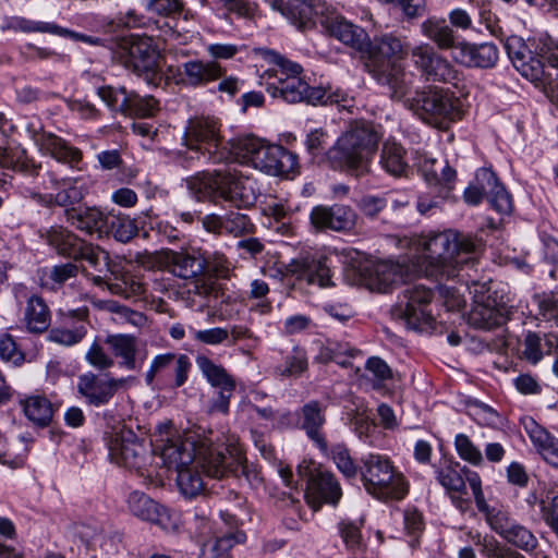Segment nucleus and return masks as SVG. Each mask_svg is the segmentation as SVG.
Segmentation results:
<instances>
[{"label": "nucleus", "mask_w": 558, "mask_h": 558, "mask_svg": "<svg viewBox=\"0 0 558 558\" xmlns=\"http://www.w3.org/2000/svg\"><path fill=\"white\" fill-rule=\"evenodd\" d=\"M111 352L121 359L120 366L129 369H140L147 357V350L140 349L137 339L131 335H110L106 339Z\"/></svg>", "instance_id": "393cba45"}, {"label": "nucleus", "mask_w": 558, "mask_h": 558, "mask_svg": "<svg viewBox=\"0 0 558 558\" xmlns=\"http://www.w3.org/2000/svg\"><path fill=\"white\" fill-rule=\"evenodd\" d=\"M332 458L338 470L349 480L355 478L360 474V465L356 466L352 460L348 448L344 445L332 446L328 454Z\"/></svg>", "instance_id": "603ef678"}, {"label": "nucleus", "mask_w": 558, "mask_h": 558, "mask_svg": "<svg viewBox=\"0 0 558 558\" xmlns=\"http://www.w3.org/2000/svg\"><path fill=\"white\" fill-rule=\"evenodd\" d=\"M507 53L514 68L530 81H541L544 77V63L519 36H510L505 43Z\"/></svg>", "instance_id": "412c9836"}, {"label": "nucleus", "mask_w": 558, "mask_h": 558, "mask_svg": "<svg viewBox=\"0 0 558 558\" xmlns=\"http://www.w3.org/2000/svg\"><path fill=\"white\" fill-rule=\"evenodd\" d=\"M454 59L469 68L488 69L498 61V49L494 44L458 43Z\"/></svg>", "instance_id": "c85d7f7f"}, {"label": "nucleus", "mask_w": 558, "mask_h": 558, "mask_svg": "<svg viewBox=\"0 0 558 558\" xmlns=\"http://www.w3.org/2000/svg\"><path fill=\"white\" fill-rule=\"evenodd\" d=\"M476 181L483 182V187H488L487 199L490 206L499 214H509L512 209V199L505 186L498 181L495 172L482 168L476 172Z\"/></svg>", "instance_id": "f704fd0d"}, {"label": "nucleus", "mask_w": 558, "mask_h": 558, "mask_svg": "<svg viewBox=\"0 0 558 558\" xmlns=\"http://www.w3.org/2000/svg\"><path fill=\"white\" fill-rule=\"evenodd\" d=\"M423 255L418 270L437 281L459 278L471 279L470 270L478 263L483 243L480 239L452 230L430 233L422 238Z\"/></svg>", "instance_id": "f03ea898"}, {"label": "nucleus", "mask_w": 558, "mask_h": 558, "mask_svg": "<svg viewBox=\"0 0 558 558\" xmlns=\"http://www.w3.org/2000/svg\"><path fill=\"white\" fill-rule=\"evenodd\" d=\"M465 284L473 296L472 307L468 314L469 325L484 330H490L509 319L513 306L508 305L504 296L492 291L490 281H478L471 276Z\"/></svg>", "instance_id": "9d476101"}, {"label": "nucleus", "mask_w": 558, "mask_h": 558, "mask_svg": "<svg viewBox=\"0 0 558 558\" xmlns=\"http://www.w3.org/2000/svg\"><path fill=\"white\" fill-rule=\"evenodd\" d=\"M362 525L363 520H360L359 522L342 521L339 524L340 535L347 548L352 551H361L365 547V543L361 533Z\"/></svg>", "instance_id": "864d4df0"}, {"label": "nucleus", "mask_w": 558, "mask_h": 558, "mask_svg": "<svg viewBox=\"0 0 558 558\" xmlns=\"http://www.w3.org/2000/svg\"><path fill=\"white\" fill-rule=\"evenodd\" d=\"M319 24L330 36L359 52L364 53L369 46L368 34L362 27L339 15L329 5L323 17L319 19Z\"/></svg>", "instance_id": "6ab92c4d"}, {"label": "nucleus", "mask_w": 558, "mask_h": 558, "mask_svg": "<svg viewBox=\"0 0 558 558\" xmlns=\"http://www.w3.org/2000/svg\"><path fill=\"white\" fill-rule=\"evenodd\" d=\"M473 543L480 547V553L486 558H525L520 553L502 545L493 535L476 532L470 534Z\"/></svg>", "instance_id": "a18cd8bd"}, {"label": "nucleus", "mask_w": 558, "mask_h": 558, "mask_svg": "<svg viewBox=\"0 0 558 558\" xmlns=\"http://www.w3.org/2000/svg\"><path fill=\"white\" fill-rule=\"evenodd\" d=\"M128 502L131 512L137 518L153 522L165 531H170L175 527L168 510L147 495L134 492L130 495Z\"/></svg>", "instance_id": "bb28decb"}, {"label": "nucleus", "mask_w": 558, "mask_h": 558, "mask_svg": "<svg viewBox=\"0 0 558 558\" xmlns=\"http://www.w3.org/2000/svg\"><path fill=\"white\" fill-rule=\"evenodd\" d=\"M7 28L23 33H48L63 37L72 35L71 31L54 23L32 21L21 16L12 17L8 22Z\"/></svg>", "instance_id": "49530a36"}, {"label": "nucleus", "mask_w": 558, "mask_h": 558, "mask_svg": "<svg viewBox=\"0 0 558 558\" xmlns=\"http://www.w3.org/2000/svg\"><path fill=\"white\" fill-rule=\"evenodd\" d=\"M26 417L39 427H46L53 417V405L45 396H31L20 401Z\"/></svg>", "instance_id": "a19ab883"}, {"label": "nucleus", "mask_w": 558, "mask_h": 558, "mask_svg": "<svg viewBox=\"0 0 558 558\" xmlns=\"http://www.w3.org/2000/svg\"><path fill=\"white\" fill-rule=\"evenodd\" d=\"M379 141L380 134L373 124L354 123L328 149L327 159L332 168L362 177L369 172Z\"/></svg>", "instance_id": "39448f33"}, {"label": "nucleus", "mask_w": 558, "mask_h": 558, "mask_svg": "<svg viewBox=\"0 0 558 558\" xmlns=\"http://www.w3.org/2000/svg\"><path fill=\"white\" fill-rule=\"evenodd\" d=\"M289 271L299 281H305L310 286L326 288L333 286L330 269L324 259L302 257L292 260Z\"/></svg>", "instance_id": "cd10ccee"}, {"label": "nucleus", "mask_w": 558, "mask_h": 558, "mask_svg": "<svg viewBox=\"0 0 558 558\" xmlns=\"http://www.w3.org/2000/svg\"><path fill=\"white\" fill-rule=\"evenodd\" d=\"M422 34L440 50L454 49L458 45L452 27L442 17L432 16L421 24Z\"/></svg>", "instance_id": "4c0bfd02"}, {"label": "nucleus", "mask_w": 558, "mask_h": 558, "mask_svg": "<svg viewBox=\"0 0 558 558\" xmlns=\"http://www.w3.org/2000/svg\"><path fill=\"white\" fill-rule=\"evenodd\" d=\"M66 222L80 231L92 233L105 232L107 216L96 207H82L64 211Z\"/></svg>", "instance_id": "c9c22d12"}, {"label": "nucleus", "mask_w": 558, "mask_h": 558, "mask_svg": "<svg viewBox=\"0 0 558 558\" xmlns=\"http://www.w3.org/2000/svg\"><path fill=\"white\" fill-rule=\"evenodd\" d=\"M278 10L299 28H305L316 22L319 23V19L328 10V5L324 1L284 0L281 9Z\"/></svg>", "instance_id": "c756f323"}, {"label": "nucleus", "mask_w": 558, "mask_h": 558, "mask_svg": "<svg viewBox=\"0 0 558 558\" xmlns=\"http://www.w3.org/2000/svg\"><path fill=\"white\" fill-rule=\"evenodd\" d=\"M167 270L182 279H193L206 269V257L197 251L169 250Z\"/></svg>", "instance_id": "2f4dec72"}, {"label": "nucleus", "mask_w": 558, "mask_h": 558, "mask_svg": "<svg viewBox=\"0 0 558 558\" xmlns=\"http://www.w3.org/2000/svg\"><path fill=\"white\" fill-rule=\"evenodd\" d=\"M381 169L391 177L407 178L411 171L405 148L396 141L387 140L379 155Z\"/></svg>", "instance_id": "72a5a7b5"}, {"label": "nucleus", "mask_w": 558, "mask_h": 558, "mask_svg": "<svg viewBox=\"0 0 558 558\" xmlns=\"http://www.w3.org/2000/svg\"><path fill=\"white\" fill-rule=\"evenodd\" d=\"M123 64L133 70L149 84L157 86L161 81L159 52L149 37H132L120 47Z\"/></svg>", "instance_id": "ddd939ff"}, {"label": "nucleus", "mask_w": 558, "mask_h": 558, "mask_svg": "<svg viewBox=\"0 0 558 558\" xmlns=\"http://www.w3.org/2000/svg\"><path fill=\"white\" fill-rule=\"evenodd\" d=\"M411 59L414 68L426 80L450 83L457 77L451 63L427 43H421L411 48Z\"/></svg>", "instance_id": "f3484780"}, {"label": "nucleus", "mask_w": 558, "mask_h": 558, "mask_svg": "<svg viewBox=\"0 0 558 558\" xmlns=\"http://www.w3.org/2000/svg\"><path fill=\"white\" fill-rule=\"evenodd\" d=\"M542 517L558 537V493L549 490L539 500Z\"/></svg>", "instance_id": "6e6d98bb"}, {"label": "nucleus", "mask_w": 558, "mask_h": 558, "mask_svg": "<svg viewBox=\"0 0 558 558\" xmlns=\"http://www.w3.org/2000/svg\"><path fill=\"white\" fill-rule=\"evenodd\" d=\"M116 281L108 283V290L116 295L124 299L140 298L144 294V283L131 274H123L118 277V272L113 275Z\"/></svg>", "instance_id": "8fccbe9b"}, {"label": "nucleus", "mask_w": 558, "mask_h": 558, "mask_svg": "<svg viewBox=\"0 0 558 558\" xmlns=\"http://www.w3.org/2000/svg\"><path fill=\"white\" fill-rule=\"evenodd\" d=\"M190 359L185 354L163 353L156 355L145 373V383L153 387L156 378L163 377L165 373L172 368L174 372V387H181L187 380L191 369Z\"/></svg>", "instance_id": "b1692460"}, {"label": "nucleus", "mask_w": 558, "mask_h": 558, "mask_svg": "<svg viewBox=\"0 0 558 558\" xmlns=\"http://www.w3.org/2000/svg\"><path fill=\"white\" fill-rule=\"evenodd\" d=\"M388 199L381 195H364L357 203V208L362 215L368 219H376L387 207Z\"/></svg>", "instance_id": "bf43d9fd"}, {"label": "nucleus", "mask_w": 558, "mask_h": 558, "mask_svg": "<svg viewBox=\"0 0 558 558\" xmlns=\"http://www.w3.org/2000/svg\"><path fill=\"white\" fill-rule=\"evenodd\" d=\"M460 464L449 463L445 468L437 471V480L439 484L449 493L466 494L465 480L462 476Z\"/></svg>", "instance_id": "3c124183"}, {"label": "nucleus", "mask_w": 558, "mask_h": 558, "mask_svg": "<svg viewBox=\"0 0 558 558\" xmlns=\"http://www.w3.org/2000/svg\"><path fill=\"white\" fill-rule=\"evenodd\" d=\"M245 534L242 531H226L220 532L215 538L214 550L218 554H225L231 549L235 544L243 543Z\"/></svg>", "instance_id": "0e129e2a"}, {"label": "nucleus", "mask_w": 558, "mask_h": 558, "mask_svg": "<svg viewBox=\"0 0 558 558\" xmlns=\"http://www.w3.org/2000/svg\"><path fill=\"white\" fill-rule=\"evenodd\" d=\"M0 356L2 360L12 362L14 365H20L24 361V354L17 350L15 341L9 333L0 338Z\"/></svg>", "instance_id": "69168bd1"}, {"label": "nucleus", "mask_w": 558, "mask_h": 558, "mask_svg": "<svg viewBox=\"0 0 558 558\" xmlns=\"http://www.w3.org/2000/svg\"><path fill=\"white\" fill-rule=\"evenodd\" d=\"M411 47L405 37H399L393 34H385L369 40V46L364 53L369 59V72L378 84L386 86L390 97L396 100H402L413 86L415 75L407 71L403 65L391 61V59H404Z\"/></svg>", "instance_id": "7ed1b4c3"}, {"label": "nucleus", "mask_w": 558, "mask_h": 558, "mask_svg": "<svg viewBox=\"0 0 558 558\" xmlns=\"http://www.w3.org/2000/svg\"><path fill=\"white\" fill-rule=\"evenodd\" d=\"M185 146L199 155L207 156L213 163L232 160L235 141L226 145L220 135V125L214 118H194L187 121L184 131Z\"/></svg>", "instance_id": "9b49d317"}, {"label": "nucleus", "mask_w": 558, "mask_h": 558, "mask_svg": "<svg viewBox=\"0 0 558 558\" xmlns=\"http://www.w3.org/2000/svg\"><path fill=\"white\" fill-rule=\"evenodd\" d=\"M196 365L211 386L226 390L235 389L234 379L221 365L214 363L209 357L198 355L196 357Z\"/></svg>", "instance_id": "c03bdc74"}, {"label": "nucleus", "mask_w": 558, "mask_h": 558, "mask_svg": "<svg viewBox=\"0 0 558 558\" xmlns=\"http://www.w3.org/2000/svg\"><path fill=\"white\" fill-rule=\"evenodd\" d=\"M325 423V408L319 402L311 401L302 407L299 416L300 428L324 454H328V444L323 433Z\"/></svg>", "instance_id": "a878e982"}, {"label": "nucleus", "mask_w": 558, "mask_h": 558, "mask_svg": "<svg viewBox=\"0 0 558 558\" xmlns=\"http://www.w3.org/2000/svg\"><path fill=\"white\" fill-rule=\"evenodd\" d=\"M136 221L126 215H111L107 217L105 232L110 233L117 241L126 243L137 234Z\"/></svg>", "instance_id": "de8ad7c7"}, {"label": "nucleus", "mask_w": 558, "mask_h": 558, "mask_svg": "<svg viewBox=\"0 0 558 558\" xmlns=\"http://www.w3.org/2000/svg\"><path fill=\"white\" fill-rule=\"evenodd\" d=\"M307 369V356L304 349L294 347L286 356L284 366L280 371L282 376H299Z\"/></svg>", "instance_id": "13d9d810"}, {"label": "nucleus", "mask_w": 558, "mask_h": 558, "mask_svg": "<svg viewBox=\"0 0 558 558\" xmlns=\"http://www.w3.org/2000/svg\"><path fill=\"white\" fill-rule=\"evenodd\" d=\"M24 319L26 328L31 332L40 333L47 330L50 324V313L40 296L32 295L27 300Z\"/></svg>", "instance_id": "79ce46f5"}, {"label": "nucleus", "mask_w": 558, "mask_h": 558, "mask_svg": "<svg viewBox=\"0 0 558 558\" xmlns=\"http://www.w3.org/2000/svg\"><path fill=\"white\" fill-rule=\"evenodd\" d=\"M359 475L366 493L380 501L400 500L409 492V483L403 473L385 454L363 456Z\"/></svg>", "instance_id": "423d86ee"}, {"label": "nucleus", "mask_w": 558, "mask_h": 558, "mask_svg": "<svg viewBox=\"0 0 558 558\" xmlns=\"http://www.w3.org/2000/svg\"><path fill=\"white\" fill-rule=\"evenodd\" d=\"M45 239L60 255L77 258L82 241L64 227L56 226L46 231Z\"/></svg>", "instance_id": "58836bf2"}, {"label": "nucleus", "mask_w": 558, "mask_h": 558, "mask_svg": "<svg viewBox=\"0 0 558 558\" xmlns=\"http://www.w3.org/2000/svg\"><path fill=\"white\" fill-rule=\"evenodd\" d=\"M366 272L369 289L384 293L410 281L413 277V269L410 266L388 260L372 264L366 268Z\"/></svg>", "instance_id": "aec40b11"}, {"label": "nucleus", "mask_w": 558, "mask_h": 558, "mask_svg": "<svg viewBox=\"0 0 558 558\" xmlns=\"http://www.w3.org/2000/svg\"><path fill=\"white\" fill-rule=\"evenodd\" d=\"M433 295V291L422 284L409 286L392 307L391 314L396 319L403 320L412 329H420L423 325H429L433 317L426 311V306L432 301Z\"/></svg>", "instance_id": "2eb2a0df"}, {"label": "nucleus", "mask_w": 558, "mask_h": 558, "mask_svg": "<svg viewBox=\"0 0 558 558\" xmlns=\"http://www.w3.org/2000/svg\"><path fill=\"white\" fill-rule=\"evenodd\" d=\"M357 222V213L344 204L317 205L310 213V223L316 232L351 233Z\"/></svg>", "instance_id": "dca6fc26"}, {"label": "nucleus", "mask_w": 558, "mask_h": 558, "mask_svg": "<svg viewBox=\"0 0 558 558\" xmlns=\"http://www.w3.org/2000/svg\"><path fill=\"white\" fill-rule=\"evenodd\" d=\"M169 250H161L154 253L145 252L138 254L136 260L147 269H167L169 265Z\"/></svg>", "instance_id": "338daca9"}, {"label": "nucleus", "mask_w": 558, "mask_h": 558, "mask_svg": "<svg viewBox=\"0 0 558 558\" xmlns=\"http://www.w3.org/2000/svg\"><path fill=\"white\" fill-rule=\"evenodd\" d=\"M538 306V315L544 320L558 319V295L543 294L534 298Z\"/></svg>", "instance_id": "e2e57ef3"}, {"label": "nucleus", "mask_w": 558, "mask_h": 558, "mask_svg": "<svg viewBox=\"0 0 558 558\" xmlns=\"http://www.w3.org/2000/svg\"><path fill=\"white\" fill-rule=\"evenodd\" d=\"M56 193H32L31 197L45 207L59 206L65 210L77 209L84 199L87 190L76 179H62L56 182Z\"/></svg>", "instance_id": "5701e85b"}, {"label": "nucleus", "mask_w": 558, "mask_h": 558, "mask_svg": "<svg viewBox=\"0 0 558 558\" xmlns=\"http://www.w3.org/2000/svg\"><path fill=\"white\" fill-rule=\"evenodd\" d=\"M260 53L266 60L279 66L275 74L277 82L267 87L272 97H281L290 104H316L326 96V89L310 87L301 77L303 69L299 63L286 59L274 50L262 49Z\"/></svg>", "instance_id": "1a4fd4ad"}, {"label": "nucleus", "mask_w": 558, "mask_h": 558, "mask_svg": "<svg viewBox=\"0 0 558 558\" xmlns=\"http://www.w3.org/2000/svg\"><path fill=\"white\" fill-rule=\"evenodd\" d=\"M225 231L234 236H241L252 233L254 225L246 215L231 211L225 216Z\"/></svg>", "instance_id": "4d7b16f0"}, {"label": "nucleus", "mask_w": 558, "mask_h": 558, "mask_svg": "<svg viewBox=\"0 0 558 558\" xmlns=\"http://www.w3.org/2000/svg\"><path fill=\"white\" fill-rule=\"evenodd\" d=\"M175 473L178 487L184 496L192 498L205 490L204 475H207L201 465H186Z\"/></svg>", "instance_id": "37998d69"}, {"label": "nucleus", "mask_w": 558, "mask_h": 558, "mask_svg": "<svg viewBox=\"0 0 558 558\" xmlns=\"http://www.w3.org/2000/svg\"><path fill=\"white\" fill-rule=\"evenodd\" d=\"M107 445L113 462L134 470L144 465L146 448L131 429L122 428L111 433Z\"/></svg>", "instance_id": "a211bd4d"}, {"label": "nucleus", "mask_w": 558, "mask_h": 558, "mask_svg": "<svg viewBox=\"0 0 558 558\" xmlns=\"http://www.w3.org/2000/svg\"><path fill=\"white\" fill-rule=\"evenodd\" d=\"M190 194L198 202L228 203L238 209L252 207L257 199L254 182L236 170L201 171L184 180Z\"/></svg>", "instance_id": "20e7f679"}, {"label": "nucleus", "mask_w": 558, "mask_h": 558, "mask_svg": "<svg viewBox=\"0 0 558 558\" xmlns=\"http://www.w3.org/2000/svg\"><path fill=\"white\" fill-rule=\"evenodd\" d=\"M171 429V423L158 426L160 444L155 449L168 470L178 472L186 465H201L207 477L217 480L245 474V458L239 448L215 445L195 432L173 438Z\"/></svg>", "instance_id": "f257e3e1"}, {"label": "nucleus", "mask_w": 558, "mask_h": 558, "mask_svg": "<svg viewBox=\"0 0 558 558\" xmlns=\"http://www.w3.org/2000/svg\"><path fill=\"white\" fill-rule=\"evenodd\" d=\"M33 140L35 144L45 153L51 155L59 161L74 165L82 158V153L71 147L61 137L50 132L34 131Z\"/></svg>", "instance_id": "473e14b6"}, {"label": "nucleus", "mask_w": 558, "mask_h": 558, "mask_svg": "<svg viewBox=\"0 0 558 558\" xmlns=\"http://www.w3.org/2000/svg\"><path fill=\"white\" fill-rule=\"evenodd\" d=\"M522 356L529 362L537 363L544 353L543 340L535 332H529L522 343Z\"/></svg>", "instance_id": "052dcab7"}, {"label": "nucleus", "mask_w": 558, "mask_h": 558, "mask_svg": "<svg viewBox=\"0 0 558 558\" xmlns=\"http://www.w3.org/2000/svg\"><path fill=\"white\" fill-rule=\"evenodd\" d=\"M526 433L543 459L555 468H558V439L550 435L534 420L525 424Z\"/></svg>", "instance_id": "e433bc0d"}, {"label": "nucleus", "mask_w": 558, "mask_h": 558, "mask_svg": "<svg viewBox=\"0 0 558 558\" xmlns=\"http://www.w3.org/2000/svg\"><path fill=\"white\" fill-rule=\"evenodd\" d=\"M123 99L119 109L124 114L137 116L142 118L151 117L159 109V102L153 96H140L134 92H128L121 88Z\"/></svg>", "instance_id": "ea45409f"}, {"label": "nucleus", "mask_w": 558, "mask_h": 558, "mask_svg": "<svg viewBox=\"0 0 558 558\" xmlns=\"http://www.w3.org/2000/svg\"><path fill=\"white\" fill-rule=\"evenodd\" d=\"M222 74V69L217 62L191 60L178 68V82L186 86H204L220 78Z\"/></svg>", "instance_id": "7c9ffc66"}, {"label": "nucleus", "mask_w": 558, "mask_h": 558, "mask_svg": "<svg viewBox=\"0 0 558 558\" xmlns=\"http://www.w3.org/2000/svg\"><path fill=\"white\" fill-rule=\"evenodd\" d=\"M80 248L77 258L85 259L99 272H102L101 266H104L106 271L110 272V275L117 274V265L111 263L107 251L102 250L98 245H93L84 241H82V246Z\"/></svg>", "instance_id": "09e8293b"}, {"label": "nucleus", "mask_w": 558, "mask_h": 558, "mask_svg": "<svg viewBox=\"0 0 558 558\" xmlns=\"http://www.w3.org/2000/svg\"><path fill=\"white\" fill-rule=\"evenodd\" d=\"M232 151V160L252 165L269 175L288 177L298 170V158L293 153L254 136L235 140Z\"/></svg>", "instance_id": "0eeeda50"}, {"label": "nucleus", "mask_w": 558, "mask_h": 558, "mask_svg": "<svg viewBox=\"0 0 558 558\" xmlns=\"http://www.w3.org/2000/svg\"><path fill=\"white\" fill-rule=\"evenodd\" d=\"M126 383L125 378H100L93 373L78 377L77 391L94 407L107 404L120 387Z\"/></svg>", "instance_id": "4be33fe9"}, {"label": "nucleus", "mask_w": 558, "mask_h": 558, "mask_svg": "<svg viewBox=\"0 0 558 558\" xmlns=\"http://www.w3.org/2000/svg\"><path fill=\"white\" fill-rule=\"evenodd\" d=\"M86 335L85 327L81 326L74 329H52L49 333V339L52 342L73 345L78 343Z\"/></svg>", "instance_id": "680f3d73"}, {"label": "nucleus", "mask_w": 558, "mask_h": 558, "mask_svg": "<svg viewBox=\"0 0 558 558\" xmlns=\"http://www.w3.org/2000/svg\"><path fill=\"white\" fill-rule=\"evenodd\" d=\"M300 480L305 482V498L317 510L323 504L337 505L342 496L340 483L335 474L313 460H303L296 469Z\"/></svg>", "instance_id": "f8f14e48"}, {"label": "nucleus", "mask_w": 558, "mask_h": 558, "mask_svg": "<svg viewBox=\"0 0 558 558\" xmlns=\"http://www.w3.org/2000/svg\"><path fill=\"white\" fill-rule=\"evenodd\" d=\"M454 447L462 460L473 465H481L483 463V456L481 450L471 441L466 435L458 434L454 438Z\"/></svg>", "instance_id": "5fc2aeb1"}, {"label": "nucleus", "mask_w": 558, "mask_h": 558, "mask_svg": "<svg viewBox=\"0 0 558 558\" xmlns=\"http://www.w3.org/2000/svg\"><path fill=\"white\" fill-rule=\"evenodd\" d=\"M86 361L94 367L98 369H107L110 368L114 362L111 356H109L102 347L94 342L86 353Z\"/></svg>", "instance_id": "774afa93"}, {"label": "nucleus", "mask_w": 558, "mask_h": 558, "mask_svg": "<svg viewBox=\"0 0 558 558\" xmlns=\"http://www.w3.org/2000/svg\"><path fill=\"white\" fill-rule=\"evenodd\" d=\"M405 107L425 123L446 130L461 119V101L448 89L427 86L418 89L412 97H404Z\"/></svg>", "instance_id": "6e6552de"}, {"label": "nucleus", "mask_w": 558, "mask_h": 558, "mask_svg": "<svg viewBox=\"0 0 558 558\" xmlns=\"http://www.w3.org/2000/svg\"><path fill=\"white\" fill-rule=\"evenodd\" d=\"M478 511L485 515L490 530L507 543L526 553L537 547L536 536L526 526L520 524L508 510L486 504Z\"/></svg>", "instance_id": "4468645a"}]
</instances>
